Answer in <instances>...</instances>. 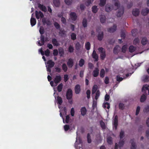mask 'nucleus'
Listing matches in <instances>:
<instances>
[{
    "label": "nucleus",
    "mask_w": 149,
    "mask_h": 149,
    "mask_svg": "<svg viewBox=\"0 0 149 149\" xmlns=\"http://www.w3.org/2000/svg\"><path fill=\"white\" fill-rule=\"evenodd\" d=\"M113 2L114 3V5L116 8H113L111 7V6L109 4H107L105 7V9L106 11L107 12H109L111 11L113 9H116L117 8H118L119 6L118 1V0H113Z\"/></svg>",
    "instance_id": "f257e3e1"
},
{
    "label": "nucleus",
    "mask_w": 149,
    "mask_h": 149,
    "mask_svg": "<svg viewBox=\"0 0 149 149\" xmlns=\"http://www.w3.org/2000/svg\"><path fill=\"white\" fill-rule=\"evenodd\" d=\"M100 53V57L102 60H104L106 56L105 51L104 49L102 47L99 48L98 49Z\"/></svg>",
    "instance_id": "f03ea898"
},
{
    "label": "nucleus",
    "mask_w": 149,
    "mask_h": 149,
    "mask_svg": "<svg viewBox=\"0 0 149 149\" xmlns=\"http://www.w3.org/2000/svg\"><path fill=\"white\" fill-rule=\"evenodd\" d=\"M98 33L97 35V39L100 41L102 40L104 38V33L101 31L100 28H98L96 29Z\"/></svg>",
    "instance_id": "7ed1b4c3"
},
{
    "label": "nucleus",
    "mask_w": 149,
    "mask_h": 149,
    "mask_svg": "<svg viewBox=\"0 0 149 149\" xmlns=\"http://www.w3.org/2000/svg\"><path fill=\"white\" fill-rule=\"evenodd\" d=\"M62 78L61 76L59 74H57L54 77L53 79L56 85H57L58 83H59L61 80Z\"/></svg>",
    "instance_id": "20e7f679"
},
{
    "label": "nucleus",
    "mask_w": 149,
    "mask_h": 149,
    "mask_svg": "<svg viewBox=\"0 0 149 149\" xmlns=\"http://www.w3.org/2000/svg\"><path fill=\"white\" fill-rule=\"evenodd\" d=\"M142 91L143 93L146 95H149V85H144L142 88Z\"/></svg>",
    "instance_id": "39448f33"
},
{
    "label": "nucleus",
    "mask_w": 149,
    "mask_h": 149,
    "mask_svg": "<svg viewBox=\"0 0 149 149\" xmlns=\"http://www.w3.org/2000/svg\"><path fill=\"white\" fill-rule=\"evenodd\" d=\"M124 10L123 7H120L118 9L117 16L118 17H121L124 13Z\"/></svg>",
    "instance_id": "423d86ee"
},
{
    "label": "nucleus",
    "mask_w": 149,
    "mask_h": 149,
    "mask_svg": "<svg viewBox=\"0 0 149 149\" xmlns=\"http://www.w3.org/2000/svg\"><path fill=\"white\" fill-rule=\"evenodd\" d=\"M124 141L123 139H120L118 144L117 143H116L115 144V149H118V147H122L124 144Z\"/></svg>",
    "instance_id": "0eeeda50"
},
{
    "label": "nucleus",
    "mask_w": 149,
    "mask_h": 149,
    "mask_svg": "<svg viewBox=\"0 0 149 149\" xmlns=\"http://www.w3.org/2000/svg\"><path fill=\"white\" fill-rule=\"evenodd\" d=\"M36 16L37 19L40 18H42L44 17V15L43 13L40 11H36L35 12Z\"/></svg>",
    "instance_id": "6e6552de"
},
{
    "label": "nucleus",
    "mask_w": 149,
    "mask_h": 149,
    "mask_svg": "<svg viewBox=\"0 0 149 149\" xmlns=\"http://www.w3.org/2000/svg\"><path fill=\"white\" fill-rule=\"evenodd\" d=\"M72 95V90L70 89H69L67 91L66 96L67 98L69 100L70 99Z\"/></svg>",
    "instance_id": "1a4fd4ad"
},
{
    "label": "nucleus",
    "mask_w": 149,
    "mask_h": 149,
    "mask_svg": "<svg viewBox=\"0 0 149 149\" xmlns=\"http://www.w3.org/2000/svg\"><path fill=\"white\" fill-rule=\"evenodd\" d=\"M38 8L42 11L45 12L47 11V9L45 6L40 3H38Z\"/></svg>",
    "instance_id": "9d476101"
},
{
    "label": "nucleus",
    "mask_w": 149,
    "mask_h": 149,
    "mask_svg": "<svg viewBox=\"0 0 149 149\" xmlns=\"http://www.w3.org/2000/svg\"><path fill=\"white\" fill-rule=\"evenodd\" d=\"M74 64L73 60L71 58L69 59L68 62H67V65L68 67L70 68H72Z\"/></svg>",
    "instance_id": "9b49d317"
},
{
    "label": "nucleus",
    "mask_w": 149,
    "mask_h": 149,
    "mask_svg": "<svg viewBox=\"0 0 149 149\" xmlns=\"http://www.w3.org/2000/svg\"><path fill=\"white\" fill-rule=\"evenodd\" d=\"M42 22L44 25L46 24L47 25H50L51 24V23L49 20L45 18L42 19Z\"/></svg>",
    "instance_id": "f8f14e48"
},
{
    "label": "nucleus",
    "mask_w": 149,
    "mask_h": 149,
    "mask_svg": "<svg viewBox=\"0 0 149 149\" xmlns=\"http://www.w3.org/2000/svg\"><path fill=\"white\" fill-rule=\"evenodd\" d=\"M75 92L76 94H78L81 91L80 86L79 84H77L75 87Z\"/></svg>",
    "instance_id": "ddd939ff"
},
{
    "label": "nucleus",
    "mask_w": 149,
    "mask_h": 149,
    "mask_svg": "<svg viewBox=\"0 0 149 149\" xmlns=\"http://www.w3.org/2000/svg\"><path fill=\"white\" fill-rule=\"evenodd\" d=\"M130 142L131 143V145L130 146V149H136L137 148V146L136 143L134 142L133 140H131L130 141Z\"/></svg>",
    "instance_id": "4468645a"
},
{
    "label": "nucleus",
    "mask_w": 149,
    "mask_h": 149,
    "mask_svg": "<svg viewBox=\"0 0 149 149\" xmlns=\"http://www.w3.org/2000/svg\"><path fill=\"white\" fill-rule=\"evenodd\" d=\"M99 74V69L98 68H95L93 71V76L95 77H97Z\"/></svg>",
    "instance_id": "2eb2a0df"
},
{
    "label": "nucleus",
    "mask_w": 149,
    "mask_h": 149,
    "mask_svg": "<svg viewBox=\"0 0 149 149\" xmlns=\"http://www.w3.org/2000/svg\"><path fill=\"white\" fill-rule=\"evenodd\" d=\"M149 12V9L148 8H145L142 10L141 14L142 15L145 16L147 15Z\"/></svg>",
    "instance_id": "dca6fc26"
},
{
    "label": "nucleus",
    "mask_w": 149,
    "mask_h": 149,
    "mask_svg": "<svg viewBox=\"0 0 149 149\" xmlns=\"http://www.w3.org/2000/svg\"><path fill=\"white\" fill-rule=\"evenodd\" d=\"M93 58L95 59V61H97L98 59V55L95 50H94L92 54Z\"/></svg>",
    "instance_id": "f3484780"
},
{
    "label": "nucleus",
    "mask_w": 149,
    "mask_h": 149,
    "mask_svg": "<svg viewBox=\"0 0 149 149\" xmlns=\"http://www.w3.org/2000/svg\"><path fill=\"white\" fill-rule=\"evenodd\" d=\"M143 112L145 114L149 113V105H147L145 106L143 110Z\"/></svg>",
    "instance_id": "a211bd4d"
},
{
    "label": "nucleus",
    "mask_w": 149,
    "mask_h": 149,
    "mask_svg": "<svg viewBox=\"0 0 149 149\" xmlns=\"http://www.w3.org/2000/svg\"><path fill=\"white\" fill-rule=\"evenodd\" d=\"M53 3L54 6L56 7H59L60 5L59 0H53Z\"/></svg>",
    "instance_id": "6ab92c4d"
},
{
    "label": "nucleus",
    "mask_w": 149,
    "mask_h": 149,
    "mask_svg": "<svg viewBox=\"0 0 149 149\" xmlns=\"http://www.w3.org/2000/svg\"><path fill=\"white\" fill-rule=\"evenodd\" d=\"M132 13L134 16H137L139 15V11L138 9H134L132 11Z\"/></svg>",
    "instance_id": "aec40b11"
},
{
    "label": "nucleus",
    "mask_w": 149,
    "mask_h": 149,
    "mask_svg": "<svg viewBox=\"0 0 149 149\" xmlns=\"http://www.w3.org/2000/svg\"><path fill=\"white\" fill-rule=\"evenodd\" d=\"M70 17L73 20H75L77 19L76 14L74 12H72L70 14Z\"/></svg>",
    "instance_id": "412c9836"
},
{
    "label": "nucleus",
    "mask_w": 149,
    "mask_h": 149,
    "mask_svg": "<svg viewBox=\"0 0 149 149\" xmlns=\"http://www.w3.org/2000/svg\"><path fill=\"white\" fill-rule=\"evenodd\" d=\"M116 29V26L114 25L113 26L110 28H109L108 31L110 33H113L115 31Z\"/></svg>",
    "instance_id": "4be33fe9"
},
{
    "label": "nucleus",
    "mask_w": 149,
    "mask_h": 149,
    "mask_svg": "<svg viewBox=\"0 0 149 149\" xmlns=\"http://www.w3.org/2000/svg\"><path fill=\"white\" fill-rule=\"evenodd\" d=\"M142 80L144 82H148L149 81V76L144 75L142 77Z\"/></svg>",
    "instance_id": "5701e85b"
},
{
    "label": "nucleus",
    "mask_w": 149,
    "mask_h": 149,
    "mask_svg": "<svg viewBox=\"0 0 149 149\" xmlns=\"http://www.w3.org/2000/svg\"><path fill=\"white\" fill-rule=\"evenodd\" d=\"M47 63L48 64L47 66L51 68L53 67L54 66L55 64L51 60H49L48 61Z\"/></svg>",
    "instance_id": "b1692460"
},
{
    "label": "nucleus",
    "mask_w": 149,
    "mask_h": 149,
    "mask_svg": "<svg viewBox=\"0 0 149 149\" xmlns=\"http://www.w3.org/2000/svg\"><path fill=\"white\" fill-rule=\"evenodd\" d=\"M118 123V116H115L114 120V125L115 128L116 130L117 128Z\"/></svg>",
    "instance_id": "393cba45"
},
{
    "label": "nucleus",
    "mask_w": 149,
    "mask_h": 149,
    "mask_svg": "<svg viewBox=\"0 0 149 149\" xmlns=\"http://www.w3.org/2000/svg\"><path fill=\"white\" fill-rule=\"evenodd\" d=\"M147 95L145 94H143L141 96L140 98V101L141 102H144L146 99Z\"/></svg>",
    "instance_id": "a878e982"
},
{
    "label": "nucleus",
    "mask_w": 149,
    "mask_h": 149,
    "mask_svg": "<svg viewBox=\"0 0 149 149\" xmlns=\"http://www.w3.org/2000/svg\"><path fill=\"white\" fill-rule=\"evenodd\" d=\"M81 114L82 115L84 116L86 113L87 111L85 107H82L81 110Z\"/></svg>",
    "instance_id": "bb28decb"
},
{
    "label": "nucleus",
    "mask_w": 149,
    "mask_h": 149,
    "mask_svg": "<svg viewBox=\"0 0 149 149\" xmlns=\"http://www.w3.org/2000/svg\"><path fill=\"white\" fill-rule=\"evenodd\" d=\"M120 49V47L118 46H116L114 48L113 50L114 53L117 54Z\"/></svg>",
    "instance_id": "cd10ccee"
},
{
    "label": "nucleus",
    "mask_w": 149,
    "mask_h": 149,
    "mask_svg": "<svg viewBox=\"0 0 149 149\" xmlns=\"http://www.w3.org/2000/svg\"><path fill=\"white\" fill-rule=\"evenodd\" d=\"M106 18L105 15H102L100 16V20L101 23H104L106 21Z\"/></svg>",
    "instance_id": "c85d7f7f"
},
{
    "label": "nucleus",
    "mask_w": 149,
    "mask_h": 149,
    "mask_svg": "<svg viewBox=\"0 0 149 149\" xmlns=\"http://www.w3.org/2000/svg\"><path fill=\"white\" fill-rule=\"evenodd\" d=\"M148 42V40L146 37H143L142 38L141 43L143 45H145Z\"/></svg>",
    "instance_id": "c756f323"
},
{
    "label": "nucleus",
    "mask_w": 149,
    "mask_h": 149,
    "mask_svg": "<svg viewBox=\"0 0 149 149\" xmlns=\"http://www.w3.org/2000/svg\"><path fill=\"white\" fill-rule=\"evenodd\" d=\"M52 43L54 46H58L59 45V43L56 39L54 38L52 40Z\"/></svg>",
    "instance_id": "7c9ffc66"
},
{
    "label": "nucleus",
    "mask_w": 149,
    "mask_h": 149,
    "mask_svg": "<svg viewBox=\"0 0 149 149\" xmlns=\"http://www.w3.org/2000/svg\"><path fill=\"white\" fill-rule=\"evenodd\" d=\"M36 23V21L35 18L31 17V24L32 26H34Z\"/></svg>",
    "instance_id": "2f4dec72"
},
{
    "label": "nucleus",
    "mask_w": 149,
    "mask_h": 149,
    "mask_svg": "<svg viewBox=\"0 0 149 149\" xmlns=\"http://www.w3.org/2000/svg\"><path fill=\"white\" fill-rule=\"evenodd\" d=\"M63 85L62 83L60 84L57 86V90L58 92H61L63 89Z\"/></svg>",
    "instance_id": "473e14b6"
},
{
    "label": "nucleus",
    "mask_w": 149,
    "mask_h": 149,
    "mask_svg": "<svg viewBox=\"0 0 149 149\" xmlns=\"http://www.w3.org/2000/svg\"><path fill=\"white\" fill-rule=\"evenodd\" d=\"M97 86L96 85H94L93 87L92 90V94H94L97 91Z\"/></svg>",
    "instance_id": "72a5a7b5"
},
{
    "label": "nucleus",
    "mask_w": 149,
    "mask_h": 149,
    "mask_svg": "<svg viewBox=\"0 0 149 149\" xmlns=\"http://www.w3.org/2000/svg\"><path fill=\"white\" fill-rule=\"evenodd\" d=\"M105 72L104 69H102L100 71V77H104L105 76Z\"/></svg>",
    "instance_id": "f704fd0d"
},
{
    "label": "nucleus",
    "mask_w": 149,
    "mask_h": 149,
    "mask_svg": "<svg viewBox=\"0 0 149 149\" xmlns=\"http://www.w3.org/2000/svg\"><path fill=\"white\" fill-rule=\"evenodd\" d=\"M106 0H100L99 5L101 6H103L106 3Z\"/></svg>",
    "instance_id": "c9c22d12"
},
{
    "label": "nucleus",
    "mask_w": 149,
    "mask_h": 149,
    "mask_svg": "<svg viewBox=\"0 0 149 149\" xmlns=\"http://www.w3.org/2000/svg\"><path fill=\"white\" fill-rule=\"evenodd\" d=\"M98 8H97V6H94L92 7V10L93 12L94 13H96L98 10Z\"/></svg>",
    "instance_id": "e433bc0d"
},
{
    "label": "nucleus",
    "mask_w": 149,
    "mask_h": 149,
    "mask_svg": "<svg viewBox=\"0 0 149 149\" xmlns=\"http://www.w3.org/2000/svg\"><path fill=\"white\" fill-rule=\"evenodd\" d=\"M107 141L109 144H111L112 143V139L111 137H108L107 139Z\"/></svg>",
    "instance_id": "4c0bfd02"
},
{
    "label": "nucleus",
    "mask_w": 149,
    "mask_h": 149,
    "mask_svg": "<svg viewBox=\"0 0 149 149\" xmlns=\"http://www.w3.org/2000/svg\"><path fill=\"white\" fill-rule=\"evenodd\" d=\"M85 63L84 60L83 59H81L79 61V65L82 67L84 65Z\"/></svg>",
    "instance_id": "58836bf2"
},
{
    "label": "nucleus",
    "mask_w": 149,
    "mask_h": 149,
    "mask_svg": "<svg viewBox=\"0 0 149 149\" xmlns=\"http://www.w3.org/2000/svg\"><path fill=\"white\" fill-rule=\"evenodd\" d=\"M93 1V0H87L85 3L86 6H88L91 4Z\"/></svg>",
    "instance_id": "ea45409f"
},
{
    "label": "nucleus",
    "mask_w": 149,
    "mask_h": 149,
    "mask_svg": "<svg viewBox=\"0 0 149 149\" xmlns=\"http://www.w3.org/2000/svg\"><path fill=\"white\" fill-rule=\"evenodd\" d=\"M90 44L89 42H87L85 44V48L87 50H89L90 49Z\"/></svg>",
    "instance_id": "a19ab883"
},
{
    "label": "nucleus",
    "mask_w": 149,
    "mask_h": 149,
    "mask_svg": "<svg viewBox=\"0 0 149 149\" xmlns=\"http://www.w3.org/2000/svg\"><path fill=\"white\" fill-rule=\"evenodd\" d=\"M76 35L74 33H72L71 35V39L73 40H74L76 39Z\"/></svg>",
    "instance_id": "79ce46f5"
},
{
    "label": "nucleus",
    "mask_w": 149,
    "mask_h": 149,
    "mask_svg": "<svg viewBox=\"0 0 149 149\" xmlns=\"http://www.w3.org/2000/svg\"><path fill=\"white\" fill-rule=\"evenodd\" d=\"M62 68L63 70L65 72L67 71L68 70V67L65 64H63L62 66Z\"/></svg>",
    "instance_id": "37998d69"
},
{
    "label": "nucleus",
    "mask_w": 149,
    "mask_h": 149,
    "mask_svg": "<svg viewBox=\"0 0 149 149\" xmlns=\"http://www.w3.org/2000/svg\"><path fill=\"white\" fill-rule=\"evenodd\" d=\"M129 49L130 52H133L136 50V48L133 46H131L129 47Z\"/></svg>",
    "instance_id": "c03bdc74"
},
{
    "label": "nucleus",
    "mask_w": 149,
    "mask_h": 149,
    "mask_svg": "<svg viewBox=\"0 0 149 149\" xmlns=\"http://www.w3.org/2000/svg\"><path fill=\"white\" fill-rule=\"evenodd\" d=\"M81 46L79 42H77L75 45V47L77 49L79 50L81 48Z\"/></svg>",
    "instance_id": "a18cd8bd"
},
{
    "label": "nucleus",
    "mask_w": 149,
    "mask_h": 149,
    "mask_svg": "<svg viewBox=\"0 0 149 149\" xmlns=\"http://www.w3.org/2000/svg\"><path fill=\"white\" fill-rule=\"evenodd\" d=\"M57 100L58 101V103L59 104H61L63 102L62 98L58 96Z\"/></svg>",
    "instance_id": "49530a36"
},
{
    "label": "nucleus",
    "mask_w": 149,
    "mask_h": 149,
    "mask_svg": "<svg viewBox=\"0 0 149 149\" xmlns=\"http://www.w3.org/2000/svg\"><path fill=\"white\" fill-rule=\"evenodd\" d=\"M72 0H65V3L68 5H71L72 3Z\"/></svg>",
    "instance_id": "de8ad7c7"
},
{
    "label": "nucleus",
    "mask_w": 149,
    "mask_h": 149,
    "mask_svg": "<svg viewBox=\"0 0 149 149\" xmlns=\"http://www.w3.org/2000/svg\"><path fill=\"white\" fill-rule=\"evenodd\" d=\"M103 106L104 108L107 107L108 109H109L110 108L109 104L107 102H105L104 103Z\"/></svg>",
    "instance_id": "09e8293b"
},
{
    "label": "nucleus",
    "mask_w": 149,
    "mask_h": 149,
    "mask_svg": "<svg viewBox=\"0 0 149 149\" xmlns=\"http://www.w3.org/2000/svg\"><path fill=\"white\" fill-rule=\"evenodd\" d=\"M82 24L84 27H86L87 26V22L86 19H84L83 21Z\"/></svg>",
    "instance_id": "8fccbe9b"
},
{
    "label": "nucleus",
    "mask_w": 149,
    "mask_h": 149,
    "mask_svg": "<svg viewBox=\"0 0 149 149\" xmlns=\"http://www.w3.org/2000/svg\"><path fill=\"white\" fill-rule=\"evenodd\" d=\"M100 125L102 128L103 129H105L106 128V126L104 123L102 121L100 122Z\"/></svg>",
    "instance_id": "3c124183"
},
{
    "label": "nucleus",
    "mask_w": 149,
    "mask_h": 149,
    "mask_svg": "<svg viewBox=\"0 0 149 149\" xmlns=\"http://www.w3.org/2000/svg\"><path fill=\"white\" fill-rule=\"evenodd\" d=\"M120 137L121 139L124 136V132L122 130H121L120 133Z\"/></svg>",
    "instance_id": "603ef678"
},
{
    "label": "nucleus",
    "mask_w": 149,
    "mask_h": 149,
    "mask_svg": "<svg viewBox=\"0 0 149 149\" xmlns=\"http://www.w3.org/2000/svg\"><path fill=\"white\" fill-rule=\"evenodd\" d=\"M100 92L99 90H97L96 93V95L95 96V99L96 100L99 97L100 95Z\"/></svg>",
    "instance_id": "864d4df0"
},
{
    "label": "nucleus",
    "mask_w": 149,
    "mask_h": 149,
    "mask_svg": "<svg viewBox=\"0 0 149 149\" xmlns=\"http://www.w3.org/2000/svg\"><path fill=\"white\" fill-rule=\"evenodd\" d=\"M127 46L126 45L123 46L122 48V51L123 53L125 52L127 49Z\"/></svg>",
    "instance_id": "5fc2aeb1"
},
{
    "label": "nucleus",
    "mask_w": 149,
    "mask_h": 149,
    "mask_svg": "<svg viewBox=\"0 0 149 149\" xmlns=\"http://www.w3.org/2000/svg\"><path fill=\"white\" fill-rule=\"evenodd\" d=\"M140 42V40L139 39L137 38H135L134 40V44H138Z\"/></svg>",
    "instance_id": "6e6d98bb"
},
{
    "label": "nucleus",
    "mask_w": 149,
    "mask_h": 149,
    "mask_svg": "<svg viewBox=\"0 0 149 149\" xmlns=\"http://www.w3.org/2000/svg\"><path fill=\"white\" fill-rule=\"evenodd\" d=\"M140 109H141L140 107L139 106H138L137 107L136 110V114H135V115L136 116L138 115V114H139V112L140 111Z\"/></svg>",
    "instance_id": "4d7b16f0"
},
{
    "label": "nucleus",
    "mask_w": 149,
    "mask_h": 149,
    "mask_svg": "<svg viewBox=\"0 0 149 149\" xmlns=\"http://www.w3.org/2000/svg\"><path fill=\"white\" fill-rule=\"evenodd\" d=\"M104 83L106 84H108L109 83V78L107 77H105L104 80Z\"/></svg>",
    "instance_id": "13d9d810"
},
{
    "label": "nucleus",
    "mask_w": 149,
    "mask_h": 149,
    "mask_svg": "<svg viewBox=\"0 0 149 149\" xmlns=\"http://www.w3.org/2000/svg\"><path fill=\"white\" fill-rule=\"evenodd\" d=\"M87 141L88 143H90L91 142V137L89 134L87 135Z\"/></svg>",
    "instance_id": "bf43d9fd"
},
{
    "label": "nucleus",
    "mask_w": 149,
    "mask_h": 149,
    "mask_svg": "<svg viewBox=\"0 0 149 149\" xmlns=\"http://www.w3.org/2000/svg\"><path fill=\"white\" fill-rule=\"evenodd\" d=\"M123 79V78L120 77V76L118 75L116 76V80L119 82L122 81Z\"/></svg>",
    "instance_id": "052dcab7"
},
{
    "label": "nucleus",
    "mask_w": 149,
    "mask_h": 149,
    "mask_svg": "<svg viewBox=\"0 0 149 149\" xmlns=\"http://www.w3.org/2000/svg\"><path fill=\"white\" fill-rule=\"evenodd\" d=\"M41 42L42 43V44H44L45 41V37L41 35L40 37V40Z\"/></svg>",
    "instance_id": "680f3d73"
},
{
    "label": "nucleus",
    "mask_w": 149,
    "mask_h": 149,
    "mask_svg": "<svg viewBox=\"0 0 149 149\" xmlns=\"http://www.w3.org/2000/svg\"><path fill=\"white\" fill-rule=\"evenodd\" d=\"M74 50L73 47L71 45H70L68 49L69 52H73Z\"/></svg>",
    "instance_id": "e2e57ef3"
},
{
    "label": "nucleus",
    "mask_w": 149,
    "mask_h": 149,
    "mask_svg": "<svg viewBox=\"0 0 149 149\" xmlns=\"http://www.w3.org/2000/svg\"><path fill=\"white\" fill-rule=\"evenodd\" d=\"M59 52L61 54V56H63L64 54V52L63 49L62 48H60L59 49Z\"/></svg>",
    "instance_id": "0e129e2a"
},
{
    "label": "nucleus",
    "mask_w": 149,
    "mask_h": 149,
    "mask_svg": "<svg viewBox=\"0 0 149 149\" xmlns=\"http://www.w3.org/2000/svg\"><path fill=\"white\" fill-rule=\"evenodd\" d=\"M119 108L121 109H123L124 108V104L122 103H120L119 105Z\"/></svg>",
    "instance_id": "69168bd1"
},
{
    "label": "nucleus",
    "mask_w": 149,
    "mask_h": 149,
    "mask_svg": "<svg viewBox=\"0 0 149 149\" xmlns=\"http://www.w3.org/2000/svg\"><path fill=\"white\" fill-rule=\"evenodd\" d=\"M39 32L40 33L41 35L43 34L44 33V29L42 27H40V30Z\"/></svg>",
    "instance_id": "338daca9"
},
{
    "label": "nucleus",
    "mask_w": 149,
    "mask_h": 149,
    "mask_svg": "<svg viewBox=\"0 0 149 149\" xmlns=\"http://www.w3.org/2000/svg\"><path fill=\"white\" fill-rule=\"evenodd\" d=\"M50 53V52L49 50L48 49H47L45 51V54L46 56H48L49 55Z\"/></svg>",
    "instance_id": "774afa93"
}]
</instances>
